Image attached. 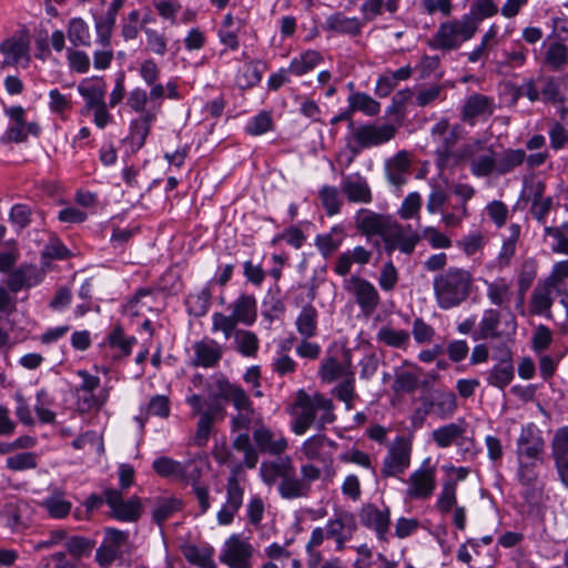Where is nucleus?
Returning a JSON list of instances; mask_svg holds the SVG:
<instances>
[{
	"mask_svg": "<svg viewBox=\"0 0 568 568\" xmlns=\"http://www.w3.org/2000/svg\"><path fill=\"white\" fill-rule=\"evenodd\" d=\"M356 226L367 236L379 235L388 255L396 250L409 255L420 241L418 223L416 227L413 224L404 226L390 215L378 214L368 210H361L357 213Z\"/></svg>",
	"mask_w": 568,
	"mask_h": 568,
	"instance_id": "obj_1",
	"label": "nucleus"
},
{
	"mask_svg": "<svg viewBox=\"0 0 568 568\" xmlns=\"http://www.w3.org/2000/svg\"><path fill=\"white\" fill-rule=\"evenodd\" d=\"M517 479L528 487L538 480V467L544 464L546 440L542 430L532 422L521 425L516 439Z\"/></svg>",
	"mask_w": 568,
	"mask_h": 568,
	"instance_id": "obj_2",
	"label": "nucleus"
},
{
	"mask_svg": "<svg viewBox=\"0 0 568 568\" xmlns=\"http://www.w3.org/2000/svg\"><path fill=\"white\" fill-rule=\"evenodd\" d=\"M432 135L434 140L438 139L442 143L436 149L437 168L442 175L446 169L455 166L460 161L469 160L471 162L473 159L480 154L485 146L483 141L473 140L460 146L457 152H453L457 135L454 130L449 129L447 121L438 122L432 129Z\"/></svg>",
	"mask_w": 568,
	"mask_h": 568,
	"instance_id": "obj_3",
	"label": "nucleus"
},
{
	"mask_svg": "<svg viewBox=\"0 0 568 568\" xmlns=\"http://www.w3.org/2000/svg\"><path fill=\"white\" fill-rule=\"evenodd\" d=\"M334 405L329 398L316 393L310 396L304 389L296 394V400L291 407V414L294 417L292 429L295 434H304L314 423L316 410H323L318 419V428L323 429L326 424L335 420L333 413Z\"/></svg>",
	"mask_w": 568,
	"mask_h": 568,
	"instance_id": "obj_4",
	"label": "nucleus"
},
{
	"mask_svg": "<svg viewBox=\"0 0 568 568\" xmlns=\"http://www.w3.org/2000/svg\"><path fill=\"white\" fill-rule=\"evenodd\" d=\"M474 278L469 271L450 267L434 277V295L438 306L450 310L464 303L471 293Z\"/></svg>",
	"mask_w": 568,
	"mask_h": 568,
	"instance_id": "obj_5",
	"label": "nucleus"
},
{
	"mask_svg": "<svg viewBox=\"0 0 568 568\" xmlns=\"http://www.w3.org/2000/svg\"><path fill=\"white\" fill-rule=\"evenodd\" d=\"M501 312L496 308H486L481 318L473 332V339H495L508 337L516 332V323L514 317L503 323Z\"/></svg>",
	"mask_w": 568,
	"mask_h": 568,
	"instance_id": "obj_6",
	"label": "nucleus"
},
{
	"mask_svg": "<svg viewBox=\"0 0 568 568\" xmlns=\"http://www.w3.org/2000/svg\"><path fill=\"white\" fill-rule=\"evenodd\" d=\"M394 124H364L353 130V140L356 145L348 144L353 155H357L361 149H366L388 142L395 136Z\"/></svg>",
	"mask_w": 568,
	"mask_h": 568,
	"instance_id": "obj_7",
	"label": "nucleus"
},
{
	"mask_svg": "<svg viewBox=\"0 0 568 568\" xmlns=\"http://www.w3.org/2000/svg\"><path fill=\"white\" fill-rule=\"evenodd\" d=\"M105 503L111 508V516L120 521H136L142 514V503L138 496L123 499L121 490H104Z\"/></svg>",
	"mask_w": 568,
	"mask_h": 568,
	"instance_id": "obj_8",
	"label": "nucleus"
},
{
	"mask_svg": "<svg viewBox=\"0 0 568 568\" xmlns=\"http://www.w3.org/2000/svg\"><path fill=\"white\" fill-rule=\"evenodd\" d=\"M241 470L242 465H235L232 469V475L227 478L226 501L217 513V521L220 525H230L242 506L244 488L240 485L237 479Z\"/></svg>",
	"mask_w": 568,
	"mask_h": 568,
	"instance_id": "obj_9",
	"label": "nucleus"
},
{
	"mask_svg": "<svg viewBox=\"0 0 568 568\" xmlns=\"http://www.w3.org/2000/svg\"><path fill=\"white\" fill-rule=\"evenodd\" d=\"M105 537L95 551V561L101 568H109L122 556V548L126 546L129 534L115 528H105Z\"/></svg>",
	"mask_w": 568,
	"mask_h": 568,
	"instance_id": "obj_10",
	"label": "nucleus"
},
{
	"mask_svg": "<svg viewBox=\"0 0 568 568\" xmlns=\"http://www.w3.org/2000/svg\"><path fill=\"white\" fill-rule=\"evenodd\" d=\"M550 455L560 484L568 489V425L555 430L550 440Z\"/></svg>",
	"mask_w": 568,
	"mask_h": 568,
	"instance_id": "obj_11",
	"label": "nucleus"
},
{
	"mask_svg": "<svg viewBox=\"0 0 568 568\" xmlns=\"http://www.w3.org/2000/svg\"><path fill=\"white\" fill-rule=\"evenodd\" d=\"M356 529L357 523L354 514L338 510L335 513V517L327 523L326 537L334 539L336 549L342 551L345 549V542L353 537Z\"/></svg>",
	"mask_w": 568,
	"mask_h": 568,
	"instance_id": "obj_12",
	"label": "nucleus"
},
{
	"mask_svg": "<svg viewBox=\"0 0 568 568\" xmlns=\"http://www.w3.org/2000/svg\"><path fill=\"white\" fill-rule=\"evenodd\" d=\"M409 444L404 437H397L390 445L381 469L383 477L397 476L409 466Z\"/></svg>",
	"mask_w": 568,
	"mask_h": 568,
	"instance_id": "obj_13",
	"label": "nucleus"
},
{
	"mask_svg": "<svg viewBox=\"0 0 568 568\" xmlns=\"http://www.w3.org/2000/svg\"><path fill=\"white\" fill-rule=\"evenodd\" d=\"M346 288L353 294L365 315L368 316L375 312L379 304V294L372 283L362 277L352 276Z\"/></svg>",
	"mask_w": 568,
	"mask_h": 568,
	"instance_id": "obj_14",
	"label": "nucleus"
},
{
	"mask_svg": "<svg viewBox=\"0 0 568 568\" xmlns=\"http://www.w3.org/2000/svg\"><path fill=\"white\" fill-rule=\"evenodd\" d=\"M252 555L251 544L240 536L233 535L225 541L220 559L231 568H248Z\"/></svg>",
	"mask_w": 568,
	"mask_h": 568,
	"instance_id": "obj_15",
	"label": "nucleus"
},
{
	"mask_svg": "<svg viewBox=\"0 0 568 568\" xmlns=\"http://www.w3.org/2000/svg\"><path fill=\"white\" fill-rule=\"evenodd\" d=\"M3 54L2 68L6 65L28 67L30 62V42L24 36L11 37L0 44Z\"/></svg>",
	"mask_w": 568,
	"mask_h": 568,
	"instance_id": "obj_16",
	"label": "nucleus"
},
{
	"mask_svg": "<svg viewBox=\"0 0 568 568\" xmlns=\"http://www.w3.org/2000/svg\"><path fill=\"white\" fill-rule=\"evenodd\" d=\"M494 99L480 93H471L463 105L462 118L466 123L474 125L479 118L490 116L494 112Z\"/></svg>",
	"mask_w": 568,
	"mask_h": 568,
	"instance_id": "obj_17",
	"label": "nucleus"
},
{
	"mask_svg": "<svg viewBox=\"0 0 568 568\" xmlns=\"http://www.w3.org/2000/svg\"><path fill=\"white\" fill-rule=\"evenodd\" d=\"M558 293H560V287L555 286L547 278L539 282L531 294V312L550 318V308L554 304L555 294L557 295Z\"/></svg>",
	"mask_w": 568,
	"mask_h": 568,
	"instance_id": "obj_18",
	"label": "nucleus"
},
{
	"mask_svg": "<svg viewBox=\"0 0 568 568\" xmlns=\"http://www.w3.org/2000/svg\"><path fill=\"white\" fill-rule=\"evenodd\" d=\"M465 433L466 423L462 419L457 423H449L434 429L432 432V438L440 448H447L454 444L459 446L464 444L471 445L473 442L464 437Z\"/></svg>",
	"mask_w": 568,
	"mask_h": 568,
	"instance_id": "obj_19",
	"label": "nucleus"
},
{
	"mask_svg": "<svg viewBox=\"0 0 568 568\" xmlns=\"http://www.w3.org/2000/svg\"><path fill=\"white\" fill-rule=\"evenodd\" d=\"M456 408V395L452 390L440 388L428 390V414L446 419L455 413Z\"/></svg>",
	"mask_w": 568,
	"mask_h": 568,
	"instance_id": "obj_20",
	"label": "nucleus"
},
{
	"mask_svg": "<svg viewBox=\"0 0 568 568\" xmlns=\"http://www.w3.org/2000/svg\"><path fill=\"white\" fill-rule=\"evenodd\" d=\"M210 396L214 403H217V399H224L225 402H231L233 406L240 405L242 407L243 404H247L246 397H248L241 386L232 384L224 376L215 378Z\"/></svg>",
	"mask_w": 568,
	"mask_h": 568,
	"instance_id": "obj_21",
	"label": "nucleus"
},
{
	"mask_svg": "<svg viewBox=\"0 0 568 568\" xmlns=\"http://www.w3.org/2000/svg\"><path fill=\"white\" fill-rule=\"evenodd\" d=\"M225 416V408L220 403H213L206 410H204L197 422L196 432L193 442L199 447H204L210 438L213 424L217 419H223Z\"/></svg>",
	"mask_w": 568,
	"mask_h": 568,
	"instance_id": "obj_22",
	"label": "nucleus"
},
{
	"mask_svg": "<svg viewBox=\"0 0 568 568\" xmlns=\"http://www.w3.org/2000/svg\"><path fill=\"white\" fill-rule=\"evenodd\" d=\"M253 439L261 453H267L270 455H281L288 446L285 437H276L275 434L263 424L254 429Z\"/></svg>",
	"mask_w": 568,
	"mask_h": 568,
	"instance_id": "obj_23",
	"label": "nucleus"
},
{
	"mask_svg": "<svg viewBox=\"0 0 568 568\" xmlns=\"http://www.w3.org/2000/svg\"><path fill=\"white\" fill-rule=\"evenodd\" d=\"M488 301L498 307L507 308L513 298V282L506 277H497L494 281H484Z\"/></svg>",
	"mask_w": 568,
	"mask_h": 568,
	"instance_id": "obj_24",
	"label": "nucleus"
},
{
	"mask_svg": "<svg viewBox=\"0 0 568 568\" xmlns=\"http://www.w3.org/2000/svg\"><path fill=\"white\" fill-rule=\"evenodd\" d=\"M515 376V368L511 361L510 352L506 351L500 362L494 365L487 372V383L499 389L508 386Z\"/></svg>",
	"mask_w": 568,
	"mask_h": 568,
	"instance_id": "obj_25",
	"label": "nucleus"
},
{
	"mask_svg": "<svg viewBox=\"0 0 568 568\" xmlns=\"http://www.w3.org/2000/svg\"><path fill=\"white\" fill-rule=\"evenodd\" d=\"M194 366L214 367L220 362L223 351L213 339L194 343Z\"/></svg>",
	"mask_w": 568,
	"mask_h": 568,
	"instance_id": "obj_26",
	"label": "nucleus"
},
{
	"mask_svg": "<svg viewBox=\"0 0 568 568\" xmlns=\"http://www.w3.org/2000/svg\"><path fill=\"white\" fill-rule=\"evenodd\" d=\"M342 192L349 202L369 203L372 192L367 182L359 175H348L342 182Z\"/></svg>",
	"mask_w": 568,
	"mask_h": 568,
	"instance_id": "obj_27",
	"label": "nucleus"
},
{
	"mask_svg": "<svg viewBox=\"0 0 568 568\" xmlns=\"http://www.w3.org/2000/svg\"><path fill=\"white\" fill-rule=\"evenodd\" d=\"M311 491V485L302 481L295 474L293 464L278 485V493L285 499H295L307 497Z\"/></svg>",
	"mask_w": 568,
	"mask_h": 568,
	"instance_id": "obj_28",
	"label": "nucleus"
},
{
	"mask_svg": "<svg viewBox=\"0 0 568 568\" xmlns=\"http://www.w3.org/2000/svg\"><path fill=\"white\" fill-rule=\"evenodd\" d=\"M39 282L40 274L38 267L30 264H23L9 274L7 285L11 292L18 293L23 287H31Z\"/></svg>",
	"mask_w": 568,
	"mask_h": 568,
	"instance_id": "obj_29",
	"label": "nucleus"
},
{
	"mask_svg": "<svg viewBox=\"0 0 568 568\" xmlns=\"http://www.w3.org/2000/svg\"><path fill=\"white\" fill-rule=\"evenodd\" d=\"M63 547L67 555L74 560H82L89 558L95 547V540L81 535H70L65 530V538H63Z\"/></svg>",
	"mask_w": 568,
	"mask_h": 568,
	"instance_id": "obj_30",
	"label": "nucleus"
},
{
	"mask_svg": "<svg viewBox=\"0 0 568 568\" xmlns=\"http://www.w3.org/2000/svg\"><path fill=\"white\" fill-rule=\"evenodd\" d=\"M232 315L244 325H252L257 318V302L253 295L242 294L231 305Z\"/></svg>",
	"mask_w": 568,
	"mask_h": 568,
	"instance_id": "obj_31",
	"label": "nucleus"
},
{
	"mask_svg": "<svg viewBox=\"0 0 568 568\" xmlns=\"http://www.w3.org/2000/svg\"><path fill=\"white\" fill-rule=\"evenodd\" d=\"M79 93L85 100V110L91 111L93 106L105 103L106 84L102 79H93L90 81H83L78 87Z\"/></svg>",
	"mask_w": 568,
	"mask_h": 568,
	"instance_id": "obj_32",
	"label": "nucleus"
},
{
	"mask_svg": "<svg viewBox=\"0 0 568 568\" xmlns=\"http://www.w3.org/2000/svg\"><path fill=\"white\" fill-rule=\"evenodd\" d=\"M409 172V159L405 151L398 152L386 163V173L388 181L395 186L405 184Z\"/></svg>",
	"mask_w": 568,
	"mask_h": 568,
	"instance_id": "obj_33",
	"label": "nucleus"
},
{
	"mask_svg": "<svg viewBox=\"0 0 568 568\" xmlns=\"http://www.w3.org/2000/svg\"><path fill=\"white\" fill-rule=\"evenodd\" d=\"M192 465V462H187L183 465L170 457L162 456L153 462L152 467L154 471L161 477L185 479L186 468L191 467Z\"/></svg>",
	"mask_w": 568,
	"mask_h": 568,
	"instance_id": "obj_34",
	"label": "nucleus"
},
{
	"mask_svg": "<svg viewBox=\"0 0 568 568\" xmlns=\"http://www.w3.org/2000/svg\"><path fill=\"white\" fill-rule=\"evenodd\" d=\"M325 29L348 36H357L362 23L357 18H348L342 12L334 13L326 19Z\"/></svg>",
	"mask_w": 568,
	"mask_h": 568,
	"instance_id": "obj_35",
	"label": "nucleus"
},
{
	"mask_svg": "<svg viewBox=\"0 0 568 568\" xmlns=\"http://www.w3.org/2000/svg\"><path fill=\"white\" fill-rule=\"evenodd\" d=\"M362 520L367 527L375 529L379 539H385L389 526L388 510L383 511L374 506H368L363 510Z\"/></svg>",
	"mask_w": 568,
	"mask_h": 568,
	"instance_id": "obj_36",
	"label": "nucleus"
},
{
	"mask_svg": "<svg viewBox=\"0 0 568 568\" xmlns=\"http://www.w3.org/2000/svg\"><path fill=\"white\" fill-rule=\"evenodd\" d=\"M323 61V55L315 50H307L294 58L288 67V72L301 77L315 69Z\"/></svg>",
	"mask_w": 568,
	"mask_h": 568,
	"instance_id": "obj_37",
	"label": "nucleus"
},
{
	"mask_svg": "<svg viewBox=\"0 0 568 568\" xmlns=\"http://www.w3.org/2000/svg\"><path fill=\"white\" fill-rule=\"evenodd\" d=\"M182 554L192 565H196L201 568H215V564L212 559L213 548L211 547H197L189 544L182 547Z\"/></svg>",
	"mask_w": 568,
	"mask_h": 568,
	"instance_id": "obj_38",
	"label": "nucleus"
},
{
	"mask_svg": "<svg viewBox=\"0 0 568 568\" xmlns=\"http://www.w3.org/2000/svg\"><path fill=\"white\" fill-rule=\"evenodd\" d=\"M292 459L286 456L278 462L262 463L260 474L266 485H273L278 478H283L286 471L291 469Z\"/></svg>",
	"mask_w": 568,
	"mask_h": 568,
	"instance_id": "obj_39",
	"label": "nucleus"
},
{
	"mask_svg": "<svg viewBox=\"0 0 568 568\" xmlns=\"http://www.w3.org/2000/svg\"><path fill=\"white\" fill-rule=\"evenodd\" d=\"M545 63L552 71L561 70L568 63V45L562 41L549 43L545 51Z\"/></svg>",
	"mask_w": 568,
	"mask_h": 568,
	"instance_id": "obj_40",
	"label": "nucleus"
},
{
	"mask_svg": "<svg viewBox=\"0 0 568 568\" xmlns=\"http://www.w3.org/2000/svg\"><path fill=\"white\" fill-rule=\"evenodd\" d=\"M317 311L312 305L302 308L296 318V329L304 338H311L316 335L317 331Z\"/></svg>",
	"mask_w": 568,
	"mask_h": 568,
	"instance_id": "obj_41",
	"label": "nucleus"
},
{
	"mask_svg": "<svg viewBox=\"0 0 568 568\" xmlns=\"http://www.w3.org/2000/svg\"><path fill=\"white\" fill-rule=\"evenodd\" d=\"M182 509V501L174 497L159 498L152 511L153 520L162 526L175 513Z\"/></svg>",
	"mask_w": 568,
	"mask_h": 568,
	"instance_id": "obj_42",
	"label": "nucleus"
},
{
	"mask_svg": "<svg viewBox=\"0 0 568 568\" xmlns=\"http://www.w3.org/2000/svg\"><path fill=\"white\" fill-rule=\"evenodd\" d=\"M155 114L146 111L141 114L140 118L135 119L131 123V141L138 148H141L150 133L152 121H154Z\"/></svg>",
	"mask_w": 568,
	"mask_h": 568,
	"instance_id": "obj_43",
	"label": "nucleus"
},
{
	"mask_svg": "<svg viewBox=\"0 0 568 568\" xmlns=\"http://www.w3.org/2000/svg\"><path fill=\"white\" fill-rule=\"evenodd\" d=\"M470 172L477 178L490 175L494 171L497 172V162L493 150L477 155L469 165Z\"/></svg>",
	"mask_w": 568,
	"mask_h": 568,
	"instance_id": "obj_44",
	"label": "nucleus"
},
{
	"mask_svg": "<svg viewBox=\"0 0 568 568\" xmlns=\"http://www.w3.org/2000/svg\"><path fill=\"white\" fill-rule=\"evenodd\" d=\"M351 111H361L368 116L379 113L381 104L366 93L356 92L348 97Z\"/></svg>",
	"mask_w": 568,
	"mask_h": 568,
	"instance_id": "obj_45",
	"label": "nucleus"
},
{
	"mask_svg": "<svg viewBox=\"0 0 568 568\" xmlns=\"http://www.w3.org/2000/svg\"><path fill=\"white\" fill-rule=\"evenodd\" d=\"M211 297L212 294L209 287H204L195 294H190L186 298L189 313L196 317L203 316L210 307Z\"/></svg>",
	"mask_w": 568,
	"mask_h": 568,
	"instance_id": "obj_46",
	"label": "nucleus"
},
{
	"mask_svg": "<svg viewBox=\"0 0 568 568\" xmlns=\"http://www.w3.org/2000/svg\"><path fill=\"white\" fill-rule=\"evenodd\" d=\"M377 341L389 347L402 348L409 342V333L404 329L396 331L390 326H383L377 333Z\"/></svg>",
	"mask_w": 568,
	"mask_h": 568,
	"instance_id": "obj_47",
	"label": "nucleus"
},
{
	"mask_svg": "<svg viewBox=\"0 0 568 568\" xmlns=\"http://www.w3.org/2000/svg\"><path fill=\"white\" fill-rule=\"evenodd\" d=\"M236 349L244 356L254 357L258 351V338L255 333L251 331H236L235 332Z\"/></svg>",
	"mask_w": 568,
	"mask_h": 568,
	"instance_id": "obj_48",
	"label": "nucleus"
},
{
	"mask_svg": "<svg viewBox=\"0 0 568 568\" xmlns=\"http://www.w3.org/2000/svg\"><path fill=\"white\" fill-rule=\"evenodd\" d=\"M68 38L74 47L89 44V27L81 18H73L69 22Z\"/></svg>",
	"mask_w": 568,
	"mask_h": 568,
	"instance_id": "obj_49",
	"label": "nucleus"
},
{
	"mask_svg": "<svg viewBox=\"0 0 568 568\" xmlns=\"http://www.w3.org/2000/svg\"><path fill=\"white\" fill-rule=\"evenodd\" d=\"M321 377L327 383H332L339 377H348L349 374H354L347 367L342 365L336 358H327L321 366Z\"/></svg>",
	"mask_w": 568,
	"mask_h": 568,
	"instance_id": "obj_50",
	"label": "nucleus"
},
{
	"mask_svg": "<svg viewBox=\"0 0 568 568\" xmlns=\"http://www.w3.org/2000/svg\"><path fill=\"white\" fill-rule=\"evenodd\" d=\"M526 153L524 150H507L497 162V173L506 174L525 162Z\"/></svg>",
	"mask_w": 568,
	"mask_h": 568,
	"instance_id": "obj_51",
	"label": "nucleus"
},
{
	"mask_svg": "<svg viewBox=\"0 0 568 568\" xmlns=\"http://www.w3.org/2000/svg\"><path fill=\"white\" fill-rule=\"evenodd\" d=\"M246 403L247 404H243V407L240 405L234 406L239 413L237 415L233 416L231 422V428L233 432L248 429L252 424L255 410L250 397H246Z\"/></svg>",
	"mask_w": 568,
	"mask_h": 568,
	"instance_id": "obj_52",
	"label": "nucleus"
},
{
	"mask_svg": "<svg viewBox=\"0 0 568 568\" xmlns=\"http://www.w3.org/2000/svg\"><path fill=\"white\" fill-rule=\"evenodd\" d=\"M458 43L471 39L477 31V21L471 16H464L460 20L450 21Z\"/></svg>",
	"mask_w": 568,
	"mask_h": 568,
	"instance_id": "obj_53",
	"label": "nucleus"
},
{
	"mask_svg": "<svg viewBox=\"0 0 568 568\" xmlns=\"http://www.w3.org/2000/svg\"><path fill=\"white\" fill-rule=\"evenodd\" d=\"M459 45L450 21L440 24L432 47L439 49H454Z\"/></svg>",
	"mask_w": 568,
	"mask_h": 568,
	"instance_id": "obj_54",
	"label": "nucleus"
},
{
	"mask_svg": "<svg viewBox=\"0 0 568 568\" xmlns=\"http://www.w3.org/2000/svg\"><path fill=\"white\" fill-rule=\"evenodd\" d=\"M62 493H59L58 495H53L43 501V507L52 518H64L71 511L72 504L62 499L60 497Z\"/></svg>",
	"mask_w": 568,
	"mask_h": 568,
	"instance_id": "obj_55",
	"label": "nucleus"
},
{
	"mask_svg": "<svg viewBox=\"0 0 568 568\" xmlns=\"http://www.w3.org/2000/svg\"><path fill=\"white\" fill-rule=\"evenodd\" d=\"M109 344L112 348H118L122 356H128L131 353L132 345L135 343L134 337H125L123 328L118 325L110 333Z\"/></svg>",
	"mask_w": 568,
	"mask_h": 568,
	"instance_id": "obj_56",
	"label": "nucleus"
},
{
	"mask_svg": "<svg viewBox=\"0 0 568 568\" xmlns=\"http://www.w3.org/2000/svg\"><path fill=\"white\" fill-rule=\"evenodd\" d=\"M77 395V409L80 413H88L93 409L99 410L101 406L105 403L106 396L100 397L94 395V392L90 393H79V389H75Z\"/></svg>",
	"mask_w": 568,
	"mask_h": 568,
	"instance_id": "obj_57",
	"label": "nucleus"
},
{
	"mask_svg": "<svg viewBox=\"0 0 568 568\" xmlns=\"http://www.w3.org/2000/svg\"><path fill=\"white\" fill-rule=\"evenodd\" d=\"M237 321L233 315H225L216 312L212 315V331L222 332L226 339H229L237 326Z\"/></svg>",
	"mask_w": 568,
	"mask_h": 568,
	"instance_id": "obj_58",
	"label": "nucleus"
},
{
	"mask_svg": "<svg viewBox=\"0 0 568 568\" xmlns=\"http://www.w3.org/2000/svg\"><path fill=\"white\" fill-rule=\"evenodd\" d=\"M320 197L328 215H335L339 212L342 202L338 197V191L336 187L324 186L320 191Z\"/></svg>",
	"mask_w": 568,
	"mask_h": 568,
	"instance_id": "obj_59",
	"label": "nucleus"
},
{
	"mask_svg": "<svg viewBox=\"0 0 568 568\" xmlns=\"http://www.w3.org/2000/svg\"><path fill=\"white\" fill-rule=\"evenodd\" d=\"M422 209V196L416 193H409L406 199L403 201V204L398 211L399 216L403 220H410L414 217H418L419 211Z\"/></svg>",
	"mask_w": 568,
	"mask_h": 568,
	"instance_id": "obj_60",
	"label": "nucleus"
},
{
	"mask_svg": "<svg viewBox=\"0 0 568 568\" xmlns=\"http://www.w3.org/2000/svg\"><path fill=\"white\" fill-rule=\"evenodd\" d=\"M7 467L13 471L36 468V454L28 452L13 455L7 459Z\"/></svg>",
	"mask_w": 568,
	"mask_h": 568,
	"instance_id": "obj_61",
	"label": "nucleus"
},
{
	"mask_svg": "<svg viewBox=\"0 0 568 568\" xmlns=\"http://www.w3.org/2000/svg\"><path fill=\"white\" fill-rule=\"evenodd\" d=\"M551 206V197H542L541 190L534 194L531 213L539 223H545L546 216L548 215Z\"/></svg>",
	"mask_w": 568,
	"mask_h": 568,
	"instance_id": "obj_62",
	"label": "nucleus"
},
{
	"mask_svg": "<svg viewBox=\"0 0 568 568\" xmlns=\"http://www.w3.org/2000/svg\"><path fill=\"white\" fill-rule=\"evenodd\" d=\"M335 229L331 233L318 235L315 240V244L323 256L327 257L332 255L341 245L342 237L335 236Z\"/></svg>",
	"mask_w": 568,
	"mask_h": 568,
	"instance_id": "obj_63",
	"label": "nucleus"
},
{
	"mask_svg": "<svg viewBox=\"0 0 568 568\" xmlns=\"http://www.w3.org/2000/svg\"><path fill=\"white\" fill-rule=\"evenodd\" d=\"M326 443H329V440L324 435L312 436L303 444L302 452L308 459H317L321 457Z\"/></svg>",
	"mask_w": 568,
	"mask_h": 568,
	"instance_id": "obj_64",
	"label": "nucleus"
}]
</instances>
